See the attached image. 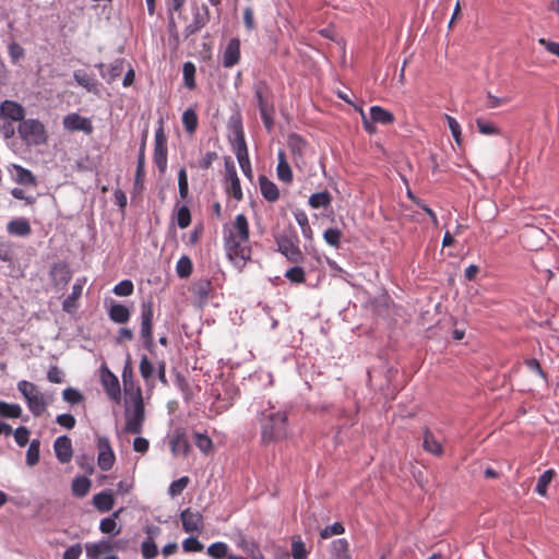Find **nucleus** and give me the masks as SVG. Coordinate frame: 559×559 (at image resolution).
<instances>
[{"label":"nucleus","mask_w":559,"mask_h":559,"mask_svg":"<svg viewBox=\"0 0 559 559\" xmlns=\"http://www.w3.org/2000/svg\"><path fill=\"white\" fill-rule=\"evenodd\" d=\"M257 421L260 427L261 443L269 445L283 441L288 437V413L278 409L270 401L262 402L257 411Z\"/></svg>","instance_id":"obj_1"},{"label":"nucleus","mask_w":559,"mask_h":559,"mask_svg":"<svg viewBox=\"0 0 559 559\" xmlns=\"http://www.w3.org/2000/svg\"><path fill=\"white\" fill-rule=\"evenodd\" d=\"M250 230L249 222L245 214H238L235 217L231 228L224 229V248L226 254L235 265L243 267L251 261L252 249L249 245Z\"/></svg>","instance_id":"obj_2"},{"label":"nucleus","mask_w":559,"mask_h":559,"mask_svg":"<svg viewBox=\"0 0 559 559\" xmlns=\"http://www.w3.org/2000/svg\"><path fill=\"white\" fill-rule=\"evenodd\" d=\"M145 420V408L141 390L138 389L136 393L132 396V407L126 408V426L124 431L129 433L139 435L143 430Z\"/></svg>","instance_id":"obj_3"},{"label":"nucleus","mask_w":559,"mask_h":559,"mask_svg":"<svg viewBox=\"0 0 559 559\" xmlns=\"http://www.w3.org/2000/svg\"><path fill=\"white\" fill-rule=\"evenodd\" d=\"M21 140L26 145H41L47 142L45 126L38 119H24L17 127Z\"/></svg>","instance_id":"obj_4"},{"label":"nucleus","mask_w":559,"mask_h":559,"mask_svg":"<svg viewBox=\"0 0 559 559\" xmlns=\"http://www.w3.org/2000/svg\"><path fill=\"white\" fill-rule=\"evenodd\" d=\"M277 251L281 252L289 262L298 263L304 259V254L298 247V237L295 231L283 233L275 236Z\"/></svg>","instance_id":"obj_5"},{"label":"nucleus","mask_w":559,"mask_h":559,"mask_svg":"<svg viewBox=\"0 0 559 559\" xmlns=\"http://www.w3.org/2000/svg\"><path fill=\"white\" fill-rule=\"evenodd\" d=\"M141 329L140 335L143 341V347L153 353L155 348L153 337V301L146 300L141 304Z\"/></svg>","instance_id":"obj_6"},{"label":"nucleus","mask_w":559,"mask_h":559,"mask_svg":"<svg viewBox=\"0 0 559 559\" xmlns=\"http://www.w3.org/2000/svg\"><path fill=\"white\" fill-rule=\"evenodd\" d=\"M192 21L183 29L185 38L200 32L211 20V13L207 4L193 1L191 3Z\"/></svg>","instance_id":"obj_7"},{"label":"nucleus","mask_w":559,"mask_h":559,"mask_svg":"<svg viewBox=\"0 0 559 559\" xmlns=\"http://www.w3.org/2000/svg\"><path fill=\"white\" fill-rule=\"evenodd\" d=\"M167 136L164 131L163 121H159L155 130L153 160L159 173L164 174L167 169Z\"/></svg>","instance_id":"obj_8"},{"label":"nucleus","mask_w":559,"mask_h":559,"mask_svg":"<svg viewBox=\"0 0 559 559\" xmlns=\"http://www.w3.org/2000/svg\"><path fill=\"white\" fill-rule=\"evenodd\" d=\"M253 92L259 111L274 110L273 92L265 81L255 82Z\"/></svg>","instance_id":"obj_9"},{"label":"nucleus","mask_w":559,"mask_h":559,"mask_svg":"<svg viewBox=\"0 0 559 559\" xmlns=\"http://www.w3.org/2000/svg\"><path fill=\"white\" fill-rule=\"evenodd\" d=\"M97 449H98V459L97 464L98 467L107 472L109 471L116 460L115 453L111 449L110 441L107 437H98L97 438Z\"/></svg>","instance_id":"obj_10"},{"label":"nucleus","mask_w":559,"mask_h":559,"mask_svg":"<svg viewBox=\"0 0 559 559\" xmlns=\"http://www.w3.org/2000/svg\"><path fill=\"white\" fill-rule=\"evenodd\" d=\"M225 171H226V180L229 181V187L226 189V192L231 194L235 200H242V190L240 186V180L237 175L236 166L231 157H225Z\"/></svg>","instance_id":"obj_11"},{"label":"nucleus","mask_w":559,"mask_h":559,"mask_svg":"<svg viewBox=\"0 0 559 559\" xmlns=\"http://www.w3.org/2000/svg\"><path fill=\"white\" fill-rule=\"evenodd\" d=\"M63 128L68 131H82L90 135L93 133L94 128L90 118L82 117L76 112L69 114L63 117Z\"/></svg>","instance_id":"obj_12"},{"label":"nucleus","mask_w":559,"mask_h":559,"mask_svg":"<svg viewBox=\"0 0 559 559\" xmlns=\"http://www.w3.org/2000/svg\"><path fill=\"white\" fill-rule=\"evenodd\" d=\"M180 520L186 533H199L203 530V516L199 511H193L190 508H187L181 511Z\"/></svg>","instance_id":"obj_13"},{"label":"nucleus","mask_w":559,"mask_h":559,"mask_svg":"<svg viewBox=\"0 0 559 559\" xmlns=\"http://www.w3.org/2000/svg\"><path fill=\"white\" fill-rule=\"evenodd\" d=\"M50 278L55 287L62 289L72 278V271L66 262L53 263L50 269Z\"/></svg>","instance_id":"obj_14"},{"label":"nucleus","mask_w":559,"mask_h":559,"mask_svg":"<svg viewBox=\"0 0 559 559\" xmlns=\"http://www.w3.org/2000/svg\"><path fill=\"white\" fill-rule=\"evenodd\" d=\"M0 117L21 123L25 117V109L21 104L5 99L0 104Z\"/></svg>","instance_id":"obj_15"},{"label":"nucleus","mask_w":559,"mask_h":559,"mask_svg":"<svg viewBox=\"0 0 559 559\" xmlns=\"http://www.w3.org/2000/svg\"><path fill=\"white\" fill-rule=\"evenodd\" d=\"M227 128L234 136V148L247 145L240 111H236L229 117Z\"/></svg>","instance_id":"obj_16"},{"label":"nucleus","mask_w":559,"mask_h":559,"mask_svg":"<svg viewBox=\"0 0 559 559\" xmlns=\"http://www.w3.org/2000/svg\"><path fill=\"white\" fill-rule=\"evenodd\" d=\"M56 457L62 464L69 463L73 456V448L71 439L63 435L58 437L53 442Z\"/></svg>","instance_id":"obj_17"},{"label":"nucleus","mask_w":559,"mask_h":559,"mask_svg":"<svg viewBox=\"0 0 559 559\" xmlns=\"http://www.w3.org/2000/svg\"><path fill=\"white\" fill-rule=\"evenodd\" d=\"M171 452L175 455L181 454L182 456H188L191 451V445L189 440L187 439L186 432L181 428H177L174 431V435L170 440Z\"/></svg>","instance_id":"obj_18"},{"label":"nucleus","mask_w":559,"mask_h":559,"mask_svg":"<svg viewBox=\"0 0 559 559\" xmlns=\"http://www.w3.org/2000/svg\"><path fill=\"white\" fill-rule=\"evenodd\" d=\"M240 59V40L237 37L229 39L224 52L222 63L225 68H233Z\"/></svg>","instance_id":"obj_19"},{"label":"nucleus","mask_w":559,"mask_h":559,"mask_svg":"<svg viewBox=\"0 0 559 559\" xmlns=\"http://www.w3.org/2000/svg\"><path fill=\"white\" fill-rule=\"evenodd\" d=\"M74 81L85 88L88 93H92L96 96L100 95V86L102 84L92 75L87 74L84 70H75L73 72Z\"/></svg>","instance_id":"obj_20"},{"label":"nucleus","mask_w":559,"mask_h":559,"mask_svg":"<svg viewBox=\"0 0 559 559\" xmlns=\"http://www.w3.org/2000/svg\"><path fill=\"white\" fill-rule=\"evenodd\" d=\"M191 290L198 298L199 306L202 307L206 305L209 299L212 297V282L207 278H200L193 283Z\"/></svg>","instance_id":"obj_21"},{"label":"nucleus","mask_w":559,"mask_h":559,"mask_svg":"<svg viewBox=\"0 0 559 559\" xmlns=\"http://www.w3.org/2000/svg\"><path fill=\"white\" fill-rule=\"evenodd\" d=\"M100 379L108 396L112 400L119 399L120 384L118 378L109 369L104 367Z\"/></svg>","instance_id":"obj_22"},{"label":"nucleus","mask_w":559,"mask_h":559,"mask_svg":"<svg viewBox=\"0 0 559 559\" xmlns=\"http://www.w3.org/2000/svg\"><path fill=\"white\" fill-rule=\"evenodd\" d=\"M130 316L131 313L127 306L115 300L110 301L108 317L112 322L118 324H124L130 320Z\"/></svg>","instance_id":"obj_23"},{"label":"nucleus","mask_w":559,"mask_h":559,"mask_svg":"<svg viewBox=\"0 0 559 559\" xmlns=\"http://www.w3.org/2000/svg\"><path fill=\"white\" fill-rule=\"evenodd\" d=\"M85 278H78L72 286L71 294L62 301V310L70 313L76 308L75 301L81 297Z\"/></svg>","instance_id":"obj_24"},{"label":"nucleus","mask_w":559,"mask_h":559,"mask_svg":"<svg viewBox=\"0 0 559 559\" xmlns=\"http://www.w3.org/2000/svg\"><path fill=\"white\" fill-rule=\"evenodd\" d=\"M7 231L12 236L27 237L32 233L29 222L24 218H14L7 225Z\"/></svg>","instance_id":"obj_25"},{"label":"nucleus","mask_w":559,"mask_h":559,"mask_svg":"<svg viewBox=\"0 0 559 559\" xmlns=\"http://www.w3.org/2000/svg\"><path fill=\"white\" fill-rule=\"evenodd\" d=\"M259 186L261 190V194L263 198L269 202H275L280 198V191L277 186L267 179L266 176L260 175L259 176Z\"/></svg>","instance_id":"obj_26"},{"label":"nucleus","mask_w":559,"mask_h":559,"mask_svg":"<svg viewBox=\"0 0 559 559\" xmlns=\"http://www.w3.org/2000/svg\"><path fill=\"white\" fill-rule=\"evenodd\" d=\"M102 75L108 83L114 82L117 78H119L123 72V60L117 59L110 66L107 72L104 71L105 64L99 62L95 66Z\"/></svg>","instance_id":"obj_27"},{"label":"nucleus","mask_w":559,"mask_h":559,"mask_svg":"<svg viewBox=\"0 0 559 559\" xmlns=\"http://www.w3.org/2000/svg\"><path fill=\"white\" fill-rule=\"evenodd\" d=\"M25 401L28 411L32 413L34 417H40L47 411V406L49 403L44 393H39L36 396H27Z\"/></svg>","instance_id":"obj_28"},{"label":"nucleus","mask_w":559,"mask_h":559,"mask_svg":"<svg viewBox=\"0 0 559 559\" xmlns=\"http://www.w3.org/2000/svg\"><path fill=\"white\" fill-rule=\"evenodd\" d=\"M423 448L426 452L440 456L443 453L441 443L435 438V435L429 428H425L423 436Z\"/></svg>","instance_id":"obj_29"},{"label":"nucleus","mask_w":559,"mask_h":559,"mask_svg":"<svg viewBox=\"0 0 559 559\" xmlns=\"http://www.w3.org/2000/svg\"><path fill=\"white\" fill-rule=\"evenodd\" d=\"M234 153L237 157V160L239 163V166L243 173V175L248 178V179H252L253 177V173H252V168H251V164H250V159H249V154H248V147L247 145H243V146H240V147H235L234 148Z\"/></svg>","instance_id":"obj_30"},{"label":"nucleus","mask_w":559,"mask_h":559,"mask_svg":"<svg viewBox=\"0 0 559 559\" xmlns=\"http://www.w3.org/2000/svg\"><path fill=\"white\" fill-rule=\"evenodd\" d=\"M114 550L111 542L103 539L95 544L86 545V554L92 559H97L100 555L109 554Z\"/></svg>","instance_id":"obj_31"},{"label":"nucleus","mask_w":559,"mask_h":559,"mask_svg":"<svg viewBox=\"0 0 559 559\" xmlns=\"http://www.w3.org/2000/svg\"><path fill=\"white\" fill-rule=\"evenodd\" d=\"M93 503L99 512H108L114 507V496L108 490L102 491L93 497Z\"/></svg>","instance_id":"obj_32"},{"label":"nucleus","mask_w":559,"mask_h":559,"mask_svg":"<svg viewBox=\"0 0 559 559\" xmlns=\"http://www.w3.org/2000/svg\"><path fill=\"white\" fill-rule=\"evenodd\" d=\"M307 145V141L299 134L293 133L288 136V146L295 158L304 156Z\"/></svg>","instance_id":"obj_33"},{"label":"nucleus","mask_w":559,"mask_h":559,"mask_svg":"<svg viewBox=\"0 0 559 559\" xmlns=\"http://www.w3.org/2000/svg\"><path fill=\"white\" fill-rule=\"evenodd\" d=\"M370 118L376 123H381V124H390L394 121L393 114L380 106L370 107Z\"/></svg>","instance_id":"obj_34"},{"label":"nucleus","mask_w":559,"mask_h":559,"mask_svg":"<svg viewBox=\"0 0 559 559\" xmlns=\"http://www.w3.org/2000/svg\"><path fill=\"white\" fill-rule=\"evenodd\" d=\"M15 171V181L23 186H36V177L34 174L20 165H13Z\"/></svg>","instance_id":"obj_35"},{"label":"nucleus","mask_w":559,"mask_h":559,"mask_svg":"<svg viewBox=\"0 0 559 559\" xmlns=\"http://www.w3.org/2000/svg\"><path fill=\"white\" fill-rule=\"evenodd\" d=\"M332 202V197L329 191L324 190L321 192L312 193L309 198V205L312 209H321L330 206Z\"/></svg>","instance_id":"obj_36"},{"label":"nucleus","mask_w":559,"mask_h":559,"mask_svg":"<svg viewBox=\"0 0 559 559\" xmlns=\"http://www.w3.org/2000/svg\"><path fill=\"white\" fill-rule=\"evenodd\" d=\"M91 488V480L85 476L75 477L72 481V492L75 497L86 496Z\"/></svg>","instance_id":"obj_37"},{"label":"nucleus","mask_w":559,"mask_h":559,"mask_svg":"<svg viewBox=\"0 0 559 559\" xmlns=\"http://www.w3.org/2000/svg\"><path fill=\"white\" fill-rule=\"evenodd\" d=\"M22 407L19 404L0 401V417L20 418L22 416Z\"/></svg>","instance_id":"obj_38"},{"label":"nucleus","mask_w":559,"mask_h":559,"mask_svg":"<svg viewBox=\"0 0 559 559\" xmlns=\"http://www.w3.org/2000/svg\"><path fill=\"white\" fill-rule=\"evenodd\" d=\"M40 459V441L39 439H33L29 442L27 452H26V464L29 467L35 466Z\"/></svg>","instance_id":"obj_39"},{"label":"nucleus","mask_w":559,"mask_h":559,"mask_svg":"<svg viewBox=\"0 0 559 559\" xmlns=\"http://www.w3.org/2000/svg\"><path fill=\"white\" fill-rule=\"evenodd\" d=\"M193 271V264L188 255H182L176 264V273L179 278H188Z\"/></svg>","instance_id":"obj_40"},{"label":"nucleus","mask_w":559,"mask_h":559,"mask_svg":"<svg viewBox=\"0 0 559 559\" xmlns=\"http://www.w3.org/2000/svg\"><path fill=\"white\" fill-rule=\"evenodd\" d=\"M194 444L198 447V449L205 455L210 454L213 450V441L212 439L201 432H195L193 436Z\"/></svg>","instance_id":"obj_41"},{"label":"nucleus","mask_w":559,"mask_h":559,"mask_svg":"<svg viewBox=\"0 0 559 559\" xmlns=\"http://www.w3.org/2000/svg\"><path fill=\"white\" fill-rule=\"evenodd\" d=\"M182 124L188 133H194L198 128V115L189 108L182 114Z\"/></svg>","instance_id":"obj_42"},{"label":"nucleus","mask_w":559,"mask_h":559,"mask_svg":"<svg viewBox=\"0 0 559 559\" xmlns=\"http://www.w3.org/2000/svg\"><path fill=\"white\" fill-rule=\"evenodd\" d=\"M555 476L554 469L545 471L537 479L535 491L540 496H546L548 485Z\"/></svg>","instance_id":"obj_43"},{"label":"nucleus","mask_w":559,"mask_h":559,"mask_svg":"<svg viewBox=\"0 0 559 559\" xmlns=\"http://www.w3.org/2000/svg\"><path fill=\"white\" fill-rule=\"evenodd\" d=\"M183 82L185 85L193 90L195 87V66L191 61H187L182 67Z\"/></svg>","instance_id":"obj_44"},{"label":"nucleus","mask_w":559,"mask_h":559,"mask_svg":"<svg viewBox=\"0 0 559 559\" xmlns=\"http://www.w3.org/2000/svg\"><path fill=\"white\" fill-rule=\"evenodd\" d=\"M139 370L144 381L147 382L153 378L155 367L146 355H143L141 357Z\"/></svg>","instance_id":"obj_45"},{"label":"nucleus","mask_w":559,"mask_h":559,"mask_svg":"<svg viewBox=\"0 0 559 559\" xmlns=\"http://www.w3.org/2000/svg\"><path fill=\"white\" fill-rule=\"evenodd\" d=\"M62 399L70 405H76L84 401V395L75 388H66L62 391Z\"/></svg>","instance_id":"obj_46"},{"label":"nucleus","mask_w":559,"mask_h":559,"mask_svg":"<svg viewBox=\"0 0 559 559\" xmlns=\"http://www.w3.org/2000/svg\"><path fill=\"white\" fill-rule=\"evenodd\" d=\"M228 554V546L223 542H216L207 547V555L213 559H223Z\"/></svg>","instance_id":"obj_47"},{"label":"nucleus","mask_w":559,"mask_h":559,"mask_svg":"<svg viewBox=\"0 0 559 559\" xmlns=\"http://www.w3.org/2000/svg\"><path fill=\"white\" fill-rule=\"evenodd\" d=\"M17 390L19 392L22 394V396L26 400L27 396H36L38 395L39 393H41L39 391V388L33 383V382H29L27 380H21L17 382Z\"/></svg>","instance_id":"obj_48"},{"label":"nucleus","mask_w":559,"mask_h":559,"mask_svg":"<svg viewBox=\"0 0 559 559\" xmlns=\"http://www.w3.org/2000/svg\"><path fill=\"white\" fill-rule=\"evenodd\" d=\"M476 126L478 131L485 135H499L500 129L492 122L485 120L484 118H476Z\"/></svg>","instance_id":"obj_49"},{"label":"nucleus","mask_w":559,"mask_h":559,"mask_svg":"<svg viewBox=\"0 0 559 559\" xmlns=\"http://www.w3.org/2000/svg\"><path fill=\"white\" fill-rule=\"evenodd\" d=\"M141 552L145 559H154L158 555V549L152 537L142 542Z\"/></svg>","instance_id":"obj_50"},{"label":"nucleus","mask_w":559,"mask_h":559,"mask_svg":"<svg viewBox=\"0 0 559 559\" xmlns=\"http://www.w3.org/2000/svg\"><path fill=\"white\" fill-rule=\"evenodd\" d=\"M276 171L281 181L285 183H290L293 181V171L287 160L278 162Z\"/></svg>","instance_id":"obj_51"},{"label":"nucleus","mask_w":559,"mask_h":559,"mask_svg":"<svg viewBox=\"0 0 559 559\" xmlns=\"http://www.w3.org/2000/svg\"><path fill=\"white\" fill-rule=\"evenodd\" d=\"M309 551L306 549L305 543L298 537L294 538L292 543L293 559H307Z\"/></svg>","instance_id":"obj_52"},{"label":"nucleus","mask_w":559,"mask_h":559,"mask_svg":"<svg viewBox=\"0 0 559 559\" xmlns=\"http://www.w3.org/2000/svg\"><path fill=\"white\" fill-rule=\"evenodd\" d=\"M444 118H445V120L448 122V127H449V129L451 131V134H452L455 143L457 145H461V143H462V129H461L460 123L457 122V120L454 117H452L450 115H445Z\"/></svg>","instance_id":"obj_53"},{"label":"nucleus","mask_w":559,"mask_h":559,"mask_svg":"<svg viewBox=\"0 0 559 559\" xmlns=\"http://www.w3.org/2000/svg\"><path fill=\"white\" fill-rule=\"evenodd\" d=\"M99 530L104 534H112L118 535L121 531V527L118 526L116 520L114 518H105L100 521Z\"/></svg>","instance_id":"obj_54"},{"label":"nucleus","mask_w":559,"mask_h":559,"mask_svg":"<svg viewBox=\"0 0 559 559\" xmlns=\"http://www.w3.org/2000/svg\"><path fill=\"white\" fill-rule=\"evenodd\" d=\"M134 285L130 280H123L115 285L112 293L120 297H128L133 293Z\"/></svg>","instance_id":"obj_55"},{"label":"nucleus","mask_w":559,"mask_h":559,"mask_svg":"<svg viewBox=\"0 0 559 559\" xmlns=\"http://www.w3.org/2000/svg\"><path fill=\"white\" fill-rule=\"evenodd\" d=\"M76 463L81 469H83L87 475H92L94 473V456L93 454H81L76 456Z\"/></svg>","instance_id":"obj_56"},{"label":"nucleus","mask_w":559,"mask_h":559,"mask_svg":"<svg viewBox=\"0 0 559 559\" xmlns=\"http://www.w3.org/2000/svg\"><path fill=\"white\" fill-rule=\"evenodd\" d=\"M189 481H190V479L188 476H182V477L171 481L168 487V493L171 497H176V496L180 495L185 490V488L188 486Z\"/></svg>","instance_id":"obj_57"},{"label":"nucleus","mask_w":559,"mask_h":559,"mask_svg":"<svg viewBox=\"0 0 559 559\" xmlns=\"http://www.w3.org/2000/svg\"><path fill=\"white\" fill-rule=\"evenodd\" d=\"M177 224L182 229L191 224V213L187 205H181L177 209Z\"/></svg>","instance_id":"obj_58"},{"label":"nucleus","mask_w":559,"mask_h":559,"mask_svg":"<svg viewBox=\"0 0 559 559\" xmlns=\"http://www.w3.org/2000/svg\"><path fill=\"white\" fill-rule=\"evenodd\" d=\"M345 532L344 525L341 522H335L332 525L325 526L320 532V537L322 539H328L333 535H341Z\"/></svg>","instance_id":"obj_59"},{"label":"nucleus","mask_w":559,"mask_h":559,"mask_svg":"<svg viewBox=\"0 0 559 559\" xmlns=\"http://www.w3.org/2000/svg\"><path fill=\"white\" fill-rule=\"evenodd\" d=\"M285 277L292 283L301 284L306 280V274L302 267L293 266L286 271Z\"/></svg>","instance_id":"obj_60"},{"label":"nucleus","mask_w":559,"mask_h":559,"mask_svg":"<svg viewBox=\"0 0 559 559\" xmlns=\"http://www.w3.org/2000/svg\"><path fill=\"white\" fill-rule=\"evenodd\" d=\"M342 231L337 228H329L324 231L323 238L330 246L338 248L341 245Z\"/></svg>","instance_id":"obj_61"},{"label":"nucleus","mask_w":559,"mask_h":559,"mask_svg":"<svg viewBox=\"0 0 559 559\" xmlns=\"http://www.w3.org/2000/svg\"><path fill=\"white\" fill-rule=\"evenodd\" d=\"M29 429L25 426L17 427L14 432V439L19 447H25L29 442Z\"/></svg>","instance_id":"obj_62"},{"label":"nucleus","mask_w":559,"mask_h":559,"mask_svg":"<svg viewBox=\"0 0 559 559\" xmlns=\"http://www.w3.org/2000/svg\"><path fill=\"white\" fill-rule=\"evenodd\" d=\"M178 190L181 199H186L189 193L188 176L185 168H181L178 173Z\"/></svg>","instance_id":"obj_63"},{"label":"nucleus","mask_w":559,"mask_h":559,"mask_svg":"<svg viewBox=\"0 0 559 559\" xmlns=\"http://www.w3.org/2000/svg\"><path fill=\"white\" fill-rule=\"evenodd\" d=\"M204 548L203 544L197 537H188L182 543V549L186 552H199Z\"/></svg>","instance_id":"obj_64"}]
</instances>
